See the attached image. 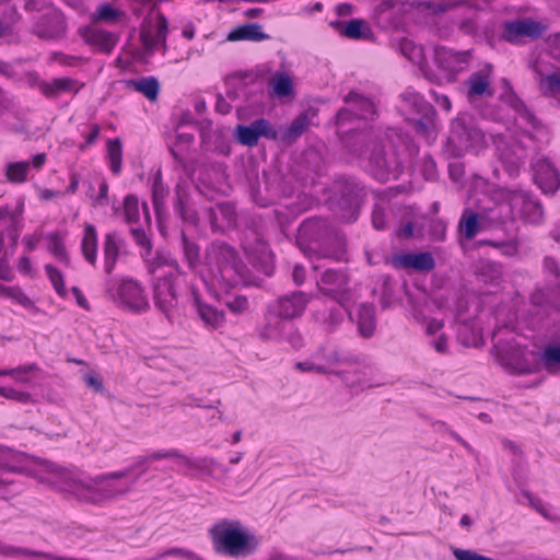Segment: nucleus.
I'll return each instance as SVG.
<instances>
[{
    "label": "nucleus",
    "mask_w": 560,
    "mask_h": 560,
    "mask_svg": "<svg viewBox=\"0 0 560 560\" xmlns=\"http://www.w3.org/2000/svg\"><path fill=\"white\" fill-rule=\"evenodd\" d=\"M165 458H176L182 460V463L188 468H201V465L197 463V460H192L183 454L180 451L176 448H171L167 451H156L148 455L149 460H159Z\"/></svg>",
    "instance_id": "45"
},
{
    "label": "nucleus",
    "mask_w": 560,
    "mask_h": 560,
    "mask_svg": "<svg viewBox=\"0 0 560 560\" xmlns=\"http://www.w3.org/2000/svg\"><path fill=\"white\" fill-rule=\"evenodd\" d=\"M539 89L544 95L555 96L560 94V68L555 72L539 73Z\"/></svg>",
    "instance_id": "43"
},
{
    "label": "nucleus",
    "mask_w": 560,
    "mask_h": 560,
    "mask_svg": "<svg viewBox=\"0 0 560 560\" xmlns=\"http://www.w3.org/2000/svg\"><path fill=\"white\" fill-rule=\"evenodd\" d=\"M167 194L168 188L162 182L161 172H158L152 186V200L156 211L162 207Z\"/></svg>",
    "instance_id": "50"
},
{
    "label": "nucleus",
    "mask_w": 560,
    "mask_h": 560,
    "mask_svg": "<svg viewBox=\"0 0 560 560\" xmlns=\"http://www.w3.org/2000/svg\"><path fill=\"white\" fill-rule=\"evenodd\" d=\"M469 59L470 50L455 51L446 47H438L434 52V60L439 68L452 74L463 71Z\"/></svg>",
    "instance_id": "23"
},
{
    "label": "nucleus",
    "mask_w": 560,
    "mask_h": 560,
    "mask_svg": "<svg viewBox=\"0 0 560 560\" xmlns=\"http://www.w3.org/2000/svg\"><path fill=\"white\" fill-rule=\"evenodd\" d=\"M47 238L49 240V250L59 260H61L62 262L68 265L70 259H69V256L67 254V250H66V247H65V244H63V241H62L61 236L59 234H57V233H54V234H49L47 236Z\"/></svg>",
    "instance_id": "52"
},
{
    "label": "nucleus",
    "mask_w": 560,
    "mask_h": 560,
    "mask_svg": "<svg viewBox=\"0 0 560 560\" xmlns=\"http://www.w3.org/2000/svg\"><path fill=\"white\" fill-rule=\"evenodd\" d=\"M105 291L113 302L131 312L138 313L149 307V301L142 287L133 279H108L105 284Z\"/></svg>",
    "instance_id": "7"
},
{
    "label": "nucleus",
    "mask_w": 560,
    "mask_h": 560,
    "mask_svg": "<svg viewBox=\"0 0 560 560\" xmlns=\"http://www.w3.org/2000/svg\"><path fill=\"white\" fill-rule=\"evenodd\" d=\"M295 369L301 371V372H316V373H319V374L330 373L327 370L326 366H324V365H316V364H314L311 361L296 362L295 363ZM332 373L335 375H337L338 377H340L349 387H354L355 386L354 382H350L348 380V377H347L345 372H342V371H334Z\"/></svg>",
    "instance_id": "46"
},
{
    "label": "nucleus",
    "mask_w": 560,
    "mask_h": 560,
    "mask_svg": "<svg viewBox=\"0 0 560 560\" xmlns=\"http://www.w3.org/2000/svg\"><path fill=\"white\" fill-rule=\"evenodd\" d=\"M32 84L36 86L45 97L50 100L58 98L63 93L72 92L73 94H78L84 86V83L70 77L54 78L50 81H45L37 75H33Z\"/></svg>",
    "instance_id": "19"
},
{
    "label": "nucleus",
    "mask_w": 560,
    "mask_h": 560,
    "mask_svg": "<svg viewBox=\"0 0 560 560\" xmlns=\"http://www.w3.org/2000/svg\"><path fill=\"white\" fill-rule=\"evenodd\" d=\"M372 224L376 230H384L386 226L385 211L378 206L373 209Z\"/></svg>",
    "instance_id": "64"
},
{
    "label": "nucleus",
    "mask_w": 560,
    "mask_h": 560,
    "mask_svg": "<svg viewBox=\"0 0 560 560\" xmlns=\"http://www.w3.org/2000/svg\"><path fill=\"white\" fill-rule=\"evenodd\" d=\"M535 182L544 194L553 195L560 188V174L549 161H539L535 168Z\"/></svg>",
    "instance_id": "27"
},
{
    "label": "nucleus",
    "mask_w": 560,
    "mask_h": 560,
    "mask_svg": "<svg viewBox=\"0 0 560 560\" xmlns=\"http://www.w3.org/2000/svg\"><path fill=\"white\" fill-rule=\"evenodd\" d=\"M429 1L380 0L374 8V19L383 28H396L402 23V18L410 10H429Z\"/></svg>",
    "instance_id": "10"
},
{
    "label": "nucleus",
    "mask_w": 560,
    "mask_h": 560,
    "mask_svg": "<svg viewBox=\"0 0 560 560\" xmlns=\"http://www.w3.org/2000/svg\"><path fill=\"white\" fill-rule=\"evenodd\" d=\"M31 167L28 161L9 162L5 165V178L12 184H22L27 180V174Z\"/></svg>",
    "instance_id": "39"
},
{
    "label": "nucleus",
    "mask_w": 560,
    "mask_h": 560,
    "mask_svg": "<svg viewBox=\"0 0 560 560\" xmlns=\"http://www.w3.org/2000/svg\"><path fill=\"white\" fill-rule=\"evenodd\" d=\"M548 26L532 18H518L502 24L501 38L509 44L520 45L525 38L536 40L547 31Z\"/></svg>",
    "instance_id": "13"
},
{
    "label": "nucleus",
    "mask_w": 560,
    "mask_h": 560,
    "mask_svg": "<svg viewBox=\"0 0 560 560\" xmlns=\"http://www.w3.org/2000/svg\"><path fill=\"white\" fill-rule=\"evenodd\" d=\"M435 114L418 115V117L409 118L413 122V128L417 133L430 138L434 132L433 117Z\"/></svg>",
    "instance_id": "47"
},
{
    "label": "nucleus",
    "mask_w": 560,
    "mask_h": 560,
    "mask_svg": "<svg viewBox=\"0 0 560 560\" xmlns=\"http://www.w3.org/2000/svg\"><path fill=\"white\" fill-rule=\"evenodd\" d=\"M131 233L133 235V240L136 241V243L145 250L144 255L145 256L150 255L151 249H152V244H151V240L147 236L144 230L140 229V228L131 229Z\"/></svg>",
    "instance_id": "60"
},
{
    "label": "nucleus",
    "mask_w": 560,
    "mask_h": 560,
    "mask_svg": "<svg viewBox=\"0 0 560 560\" xmlns=\"http://www.w3.org/2000/svg\"><path fill=\"white\" fill-rule=\"evenodd\" d=\"M126 88L141 93L150 102H155L159 97L161 85L155 77H142L125 81Z\"/></svg>",
    "instance_id": "33"
},
{
    "label": "nucleus",
    "mask_w": 560,
    "mask_h": 560,
    "mask_svg": "<svg viewBox=\"0 0 560 560\" xmlns=\"http://www.w3.org/2000/svg\"><path fill=\"white\" fill-rule=\"evenodd\" d=\"M533 139L530 132L524 131L512 137L509 141L500 140L497 143L499 158L511 176H516L521 166L525 164L527 159V142H532Z\"/></svg>",
    "instance_id": "11"
},
{
    "label": "nucleus",
    "mask_w": 560,
    "mask_h": 560,
    "mask_svg": "<svg viewBox=\"0 0 560 560\" xmlns=\"http://www.w3.org/2000/svg\"><path fill=\"white\" fill-rule=\"evenodd\" d=\"M537 360L539 366L542 365L547 371H552L555 368L560 366V345H548L539 353L537 352Z\"/></svg>",
    "instance_id": "41"
},
{
    "label": "nucleus",
    "mask_w": 560,
    "mask_h": 560,
    "mask_svg": "<svg viewBox=\"0 0 560 560\" xmlns=\"http://www.w3.org/2000/svg\"><path fill=\"white\" fill-rule=\"evenodd\" d=\"M168 22L167 19L163 14L158 15V25L156 32L154 35L141 34V39L144 47L151 51H153L159 45L166 47V36H167Z\"/></svg>",
    "instance_id": "37"
},
{
    "label": "nucleus",
    "mask_w": 560,
    "mask_h": 560,
    "mask_svg": "<svg viewBox=\"0 0 560 560\" xmlns=\"http://www.w3.org/2000/svg\"><path fill=\"white\" fill-rule=\"evenodd\" d=\"M120 15H122V12L113 8L108 3L101 4L97 9V11L93 14L94 21H102V22H114L116 21Z\"/></svg>",
    "instance_id": "53"
},
{
    "label": "nucleus",
    "mask_w": 560,
    "mask_h": 560,
    "mask_svg": "<svg viewBox=\"0 0 560 560\" xmlns=\"http://www.w3.org/2000/svg\"><path fill=\"white\" fill-rule=\"evenodd\" d=\"M226 307L234 314H241L248 307V300L244 295H236L225 302Z\"/></svg>",
    "instance_id": "59"
},
{
    "label": "nucleus",
    "mask_w": 560,
    "mask_h": 560,
    "mask_svg": "<svg viewBox=\"0 0 560 560\" xmlns=\"http://www.w3.org/2000/svg\"><path fill=\"white\" fill-rule=\"evenodd\" d=\"M67 25L62 13L48 9L33 25L32 33L43 39H57L66 34Z\"/></svg>",
    "instance_id": "17"
},
{
    "label": "nucleus",
    "mask_w": 560,
    "mask_h": 560,
    "mask_svg": "<svg viewBox=\"0 0 560 560\" xmlns=\"http://www.w3.org/2000/svg\"><path fill=\"white\" fill-rule=\"evenodd\" d=\"M483 132L478 129L471 120L457 117L452 120L448 141L453 143L458 151H467L481 145L483 142Z\"/></svg>",
    "instance_id": "15"
},
{
    "label": "nucleus",
    "mask_w": 560,
    "mask_h": 560,
    "mask_svg": "<svg viewBox=\"0 0 560 560\" xmlns=\"http://www.w3.org/2000/svg\"><path fill=\"white\" fill-rule=\"evenodd\" d=\"M46 273L60 296L66 295V288L62 273L51 265L45 266Z\"/></svg>",
    "instance_id": "54"
},
{
    "label": "nucleus",
    "mask_w": 560,
    "mask_h": 560,
    "mask_svg": "<svg viewBox=\"0 0 560 560\" xmlns=\"http://www.w3.org/2000/svg\"><path fill=\"white\" fill-rule=\"evenodd\" d=\"M126 241L116 231L105 234L103 242L104 268L110 275L117 264L118 257L125 252Z\"/></svg>",
    "instance_id": "26"
},
{
    "label": "nucleus",
    "mask_w": 560,
    "mask_h": 560,
    "mask_svg": "<svg viewBox=\"0 0 560 560\" xmlns=\"http://www.w3.org/2000/svg\"><path fill=\"white\" fill-rule=\"evenodd\" d=\"M82 36L89 45L95 46L100 51L109 54L117 44V37L114 33L96 28L86 27Z\"/></svg>",
    "instance_id": "30"
},
{
    "label": "nucleus",
    "mask_w": 560,
    "mask_h": 560,
    "mask_svg": "<svg viewBox=\"0 0 560 560\" xmlns=\"http://www.w3.org/2000/svg\"><path fill=\"white\" fill-rule=\"evenodd\" d=\"M51 59L55 62H57L61 66H67V67H74L81 61L80 57L66 55L63 52H54L51 56Z\"/></svg>",
    "instance_id": "62"
},
{
    "label": "nucleus",
    "mask_w": 560,
    "mask_h": 560,
    "mask_svg": "<svg viewBox=\"0 0 560 560\" xmlns=\"http://www.w3.org/2000/svg\"><path fill=\"white\" fill-rule=\"evenodd\" d=\"M124 217L127 223H135L139 220V200L135 195L125 197Z\"/></svg>",
    "instance_id": "51"
},
{
    "label": "nucleus",
    "mask_w": 560,
    "mask_h": 560,
    "mask_svg": "<svg viewBox=\"0 0 560 560\" xmlns=\"http://www.w3.org/2000/svg\"><path fill=\"white\" fill-rule=\"evenodd\" d=\"M175 211L178 213L180 219L192 225H197L199 217L197 211L188 203V197L185 189L177 185L175 188Z\"/></svg>",
    "instance_id": "35"
},
{
    "label": "nucleus",
    "mask_w": 560,
    "mask_h": 560,
    "mask_svg": "<svg viewBox=\"0 0 560 560\" xmlns=\"http://www.w3.org/2000/svg\"><path fill=\"white\" fill-rule=\"evenodd\" d=\"M270 36L262 32V27L258 23L243 24L232 30L228 35V40L238 42H262L269 39Z\"/></svg>",
    "instance_id": "34"
},
{
    "label": "nucleus",
    "mask_w": 560,
    "mask_h": 560,
    "mask_svg": "<svg viewBox=\"0 0 560 560\" xmlns=\"http://www.w3.org/2000/svg\"><path fill=\"white\" fill-rule=\"evenodd\" d=\"M0 396L20 402H26L31 399L28 393L16 390L12 387H0Z\"/></svg>",
    "instance_id": "61"
},
{
    "label": "nucleus",
    "mask_w": 560,
    "mask_h": 560,
    "mask_svg": "<svg viewBox=\"0 0 560 560\" xmlns=\"http://www.w3.org/2000/svg\"><path fill=\"white\" fill-rule=\"evenodd\" d=\"M311 300L312 295L303 291L282 295L277 300V313L285 319L299 317L304 313Z\"/></svg>",
    "instance_id": "21"
},
{
    "label": "nucleus",
    "mask_w": 560,
    "mask_h": 560,
    "mask_svg": "<svg viewBox=\"0 0 560 560\" xmlns=\"http://www.w3.org/2000/svg\"><path fill=\"white\" fill-rule=\"evenodd\" d=\"M163 265H168L176 269L178 273H180V267L176 260L167 261L163 256L156 255L152 259H148L147 261V268L150 273H154L159 268H161Z\"/></svg>",
    "instance_id": "56"
},
{
    "label": "nucleus",
    "mask_w": 560,
    "mask_h": 560,
    "mask_svg": "<svg viewBox=\"0 0 560 560\" xmlns=\"http://www.w3.org/2000/svg\"><path fill=\"white\" fill-rule=\"evenodd\" d=\"M401 109L418 115L435 114L433 106L413 90L400 94Z\"/></svg>",
    "instance_id": "32"
},
{
    "label": "nucleus",
    "mask_w": 560,
    "mask_h": 560,
    "mask_svg": "<svg viewBox=\"0 0 560 560\" xmlns=\"http://www.w3.org/2000/svg\"><path fill=\"white\" fill-rule=\"evenodd\" d=\"M180 241L185 261L190 270H195L200 262L199 246L190 241L184 231L180 233Z\"/></svg>",
    "instance_id": "40"
},
{
    "label": "nucleus",
    "mask_w": 560,
    "mask_h": 560,
    "mask_svg": "<svg viewBox=\"0 0 560 560\" xmlns=\"http://www.w3.org/2000/svg\"><path fill=\"white\" fill-rule=\"evenodd\" d=\"M478 228V214L475 212L463 217L458 224L459 232L463 233L467 240H471L477 234Z\"/></svg>",
    "instance_id": "48"
},
{
    "label": "nucleus",
    "mask_w": 560,
    "mask_h": 560,
    "mask_svg": "<svg viewBox=\"0 0 560 560\" xmlns=\"http://www.w3.org/2000/svg\"><path fill=\"white\" fill-rule=\"evenodd\" d=\"M393 47L413 63H421L423 60L422 47L406 37L393 42Z\"/></svg>",
    "instance_id": "38"
},
{
    "label": "nucleus",
    "mask_w": 560,
    "mask_h": 560,
    "mask_svg": "<svg viewBox=\"0 0 560 560\" xmlns=\"http://www.w3.org/2000/svg\"><path fill=\"white\" fill-rule=\"evenodd\" d=\"M362 199V187L352 177H340L334 184L331 203L345 222L357 220Z\"/></svg>",
    "instance_id": "6"
},
{
    "label": "nucleus",
    "mask_w": 560,
    "mask_h": 560,
    "mask_svg": "<svg viewBox=\"0 0 560 560\" xmlns=\"http://www.w3.org/2000/svg\"><path fill=\"white\" fill-rule=\"evenodd\" d=\"M548 55L560 62V32L550 34L546 39Z\"/></svg>",
    "instance_id": "57"
},
{
    "label": "nucleus",
    "mask_w": 560,
    "mask_h": 560,
    "mask_svg": "<svg viewBox=\"0 0 560 560\" xmlns=\"http://www.w3.org/2000/svg\"><path fill=\"white\" fill-rule=\"evenodd\" d=\"M308 125V117L305 114H300L289 126H282L276 129L277 139L275 141L291 144L304 133Z\"/></svg>",
    "instance_id": "31"
},
{
    "label": "nucleus",
    "mask_w": 560,
    "mask_h": 560,
    "mask_svg": "<svg viewBox=\"0 0 560 560\" xmlns=\"http://www.w3.org/2000/svg\"><path fill=\"white\" fill-rule=\"evenodd\" d=\"M299 235L311 242H327L334 237L337 248L332 253H324L323 257L342 260L346 253L345 236L336 232L326 219L315 217L304 220L299 229Z\"/></svg>",
    "instance_id": "9"
},
{
    "label": "nucleus",
    "mask_w": 560,
    "mask_h": 560,
    "mask_svg": "<svg viewBox=\"0 0 560 560\" xmlns=\"http://www.w3.org/2000/svg\"><path fill=\"white\" fill-rule=\"evenodd\" d=\"M329 25L341 36L350 39H366L372 35L368 23L360 19L351 20L348 23L331 21Z\"/></svg>",
    "instance_id": "29"
},
{
    "label": "nucleus",
    "mask_w": 560,
    "mask_h": 560,
    "mask_svg": "<svg viewBox=\"0 0 560 560\" xmlns=\"http://www.w3.org/2000/svg\"><path fill=\"white\" fill-rule=\"evenodd\" d=\"M97 248L98 242L96 229L93 224L86 223L81 241V252L85 260L91 265H95L97 260Z\"/></svg>",
    "instance_id": "36"
},
{
    "label": "nucleus",
    "mask_w": 560,
    "mask_h": 560,
    "mask_svg": "<svg viewBox=\"0 0 560 560\" xmlns=\"http://www.w3.org/2000/svg\"><path fill=\"white\" fill-rule=\"evenodd\" d=\"M234 137L238 143L247 147H255L261 137L268 140L277 139L276 128L265 118L255 119L249 125H237Z\"/></svg>",
    "instance_id": "16"
},
{
    "label": "nucleus",
    "mask_w": 560,
    "mask_h": 560,
    "mask_svg": "<svg viewBox=\"0 0 560 560\" xmlns=\"http://www.w3.org/2000/svg\"><path fill=\"white\" fill-rule=\"evenodd\" d=\"M393 266L397 269H413L417 271H431L435 261L431 253H405L393 257Z\"/></svg>",
    "instance_id": "25"
},
{
    "label": "nucleus",
    "mask_w": 560,
    "mask_h": 560,
    "mask_svg": "<svg viewBox=\"0 0 560 560\" xmlns=\"http://www.w3.org/2000/svg\"><path fill=\"white\" fill-rule=\"evenodd\" d=\"M493 67L485 65L480 70L472 72L466 80L467 97H491L494 92L490 85Z\"/></svg>",
    "instance_id": "22"
},
{
    "label": "nucleus",
    "mask_w": 560,
    "mask_h": 560,
    "mask_svg": "<svg viewBox=\"0 0 560 560\" xmlns=\"http://www.w3.org/2000/svg\"><path fill=\"white\" fill-rule=\"evenodd\" d=\"M209 536L218 555L236 559L248 557L259 546V539L247 533L236 520L223 518L217 522L210 527Z\"/></svg>",
    "instance_id": "3"
},
{
    "label": "nucleus",
    "mask_w": 560,
    "mask_h": 560,
    "mask_svg": "<svg viewBox=\"0 0 560 560\" xmlns=\"http://www.w3.org/2000/svg\"><path fill=\"white\" fill-rule=\"evenodd\" d=\"M207 271L211 281L223 289L245 280L246 266L236 249L225 242H213L206 253Z\"/></svg>",
    "instance_id": "2"
},
{
    "label": "nucleus",
    "mask_w": 560,
    "mask_h": 560,
    "mask_svg": "<svg viewBox=\"0 0 560 560\" xmlns=\"http://www.w3.org/2000/svg\"><path fill=\"white\" fill-rule=\"evenodd\" d=\"M154 304L170 317L171 313L178 305V296L172 275L162 276L154 282Z\"/></svg>",
    "instance_id": "20"
},
{
    "label": "nucleus",
    "mask_w": 560,
    "mask_h": 560,
    "mask_svg": "<svg viewBox=\"0 0 560 560\" xmlns=\"http://www.w3.org/2000/svg\"><path fill=\"white\" fill-rule=\"evenodd\" d=\"M5 20L0 21V37L8 34L10 27L20 20V14L15 8H10L4 13Z\"/></svg>",
    "instance_id": "58"
},
{
    "label": "nucleus",
    "mask_w": 560,
    "mask_h": 560,
    "mask_svg": "<svg viewBox=\"0 0 560 560\" xmlns=\"http://www.w3.org/2000/svg\"><path fill=\"white\" fill-rule=\"evenodd\" d=\"M492 353L497 362L511 374H532L539 371L537 352L527 350L514 338L499 340L493 345Z\"/></svg>",
    "instance_id": "4"
},
{
    "label": "nucleus",
    "mask_w": 560,
    "mask_h": 560,
    "mask_svg": "<svg viewBox=\"0 0 560 560\" xmlns=\"http://www.w3.org/2000/svg\"><path fill=\"white\" fill-rule=\"evenodd\" d=\"M107 155L110 163V171L115 175H118L121 172L122 163V143L119 138L108 140Z\"/></svg>",
    "instance_id": "44"
},
{
    "label": "nucleus",
    "mask_w": 560,
    "mask_h": 560,
    "mask_svg": "<svg viewBox=\"0 0 560 560\" xmlns=\"http://www.w3.org/2000/svg\"><path fill=\"white\" fill-rule=\"evenodd\" d=\"M272 93L278 97H287L293 94V83L287 72L278 71L272 79Z\"/></svg>",
    "instance_id": "42"
},
{
    "label": "nucleus",
    "mask_w": 560,
    "mask_h": 560,
    "mask_svg": "<svg viewBox=\"0 0 560 560\" xmlns=\"http://www.w3.org/2000/svg\"><path fill=\"white\" fill-rule=\"evenodd\" d=\"M542 272L546 287L537 288L530 296L535 305L556 304L560 301V262L550 256L542 260Z\"/></svg>",
    "instance_id": "14"
},
{
    "label": "nucleus",
    "mask_w": 560,
    "mask_h": 560,
    "mask_svg": "<svg viewBox=\"0 0 560 560\" xmlns=\"http://www.w3.org/2000/svg\"><path fill=\"white\" fill-rule=\"evenodd\" d=\"M323 271L317 276L316 285L319 292L335 302H337L345 311L352 301V292L350 289V276L343 268L334 269L325 266L314 265V270Z\"/></svg>",
    "instance_id": "5"
},
{
    "label": "nucleus",
    "mask_w": 560,
    "mask_h": 560,
    "mask_svg": "<svg viewBox=\"0 0 560 560\" xmlns=\"http://www.w3.org/2000/svg\"><path fill=\"white\" fill-rule=\"evenodd\" d=\"M350 322L354 323L359 335L364 338H371L376 329L375 307L371 303H361L355 312L348 306L346 311Z\"/></svg>",
    "instance_id": "24"
},
{
    "label": "nucleus",
    "mask_w": 560,
    "mask_h": 560,
    "mask_svg": "<svg viewBox=\"0 0 560 560\" xmlns=\"http://www.w3.org/2000/svg\"><path fill=\"white\" fill-rule=\"evenodd\" d=\"M368 160V170L378 182H386L390 176V163L387 160L384 145L378 140H372L362 152Z\"/></svg>",
    "instance_id": "18"
},
{
    "label": "nucleus",
    "mask_w": 560,
    "mask_h": 560,
    "mask_svg": "<svg viewBox=\"0 0 560 560\" xmlns=\"http://www.w3.org/2000/svg\"><path fill=\"white\" fill-rule=\"evenodd\" d=\"M485 244H487L493 248L500 249L503 255L509 256V257L516 255L518 252V246H520L516 237H510V238L503 240V241L489 240V241H486Z\"/></svg>",
    "instance_id": "49"
},
{
    "label": "nucleus",
    "mask_w": 560,
    "mask_h": 560,
    "mask_svg": "<svg viewBox=\"0 0 560 560\" xmlns=\"http://www.w3.org/2000/svg\"><path fill=\"white\" fill-rule=\"evenodd\" d=\"M342 322H343L342 312L337 307H332L328 311L327 315L324 316L322 324L326 328L327 331H332Z\"/></svg>",
    "instance_id": "55"
},
{
    "label": "nucleus",
    "mask_w": 560,
    "mask_h": 560,
    "mask_svg": "<svg viewBox=\"0 0 560 560\" xmlns=\"http://www.w3.org/2000/svg\"><path fill=\"white\" fill-rule=\"evenodd\" d=\"M342 100L346 106L335 115L337 127H346L357 120H374L378 114L376 103L360 92L350 91Z\"/></svg>",
    "instance_id": "8"
},
{
    "label": "nucleus",
    "mask_w": 560,
    "mask_h": 560,
    "mask_svg": "<svg viewBox=\"0 0 560 560\" xmlns=\"http://www.w3.org/2000/svg\"><path fill=\"white\" fill-rule=\"evenodd\" d=\"M328 361L330 363H338V364H357L360 362L358 357L341 355L338 351H332L328 357Z\"/></svg>",
    "instance_id": "63"
},
{
    "label": "nucleus",
    "mask_w": 560,
    "mask_h": 560,
    "mask_svg": "<svg viewBox=\"0 0 560 560\" xmlns=\"http://www.w3.org/2000/svg\"><path fill=\"white\" fill-rule=\"evenodd\" d=\"M39 469L46 475L40 477L42 482L50 483L60 491L70 492L78 500L86 503L100 504L112 501L128 493L132 488V483L120 481L132 472V467L102 474L89 481L77 479L69 471L47 460L39 463Z\"/></svg>",
    "instance_id": "1"
},
{
    "label": "nucleus",
    "mask_w": 560,
    "mask_h": 560,
    "mask_svg": "<svg viewBox=\"0 0 560 560\" xmlns=\"http://www.w3.org/2000/svg\"><path fill=\"white\" fill-rule=\"evenodd\" d=\"M194 304L196 312L205 326L211 329H219L225 322V314L210 304L203 303L199 295L194 291Z\"/></svg>",
    "instance_id": "28"
},
{
    "label": "nucleus",
    "mask_w": 560,
    "mask_h": 560,
    "mask_svg": "<svg viewBox=\"0 0 560 560\" xmlns=\"http://www.w3.org/2000/svg\"><path fill=\"white\" fill-rule=\"evenodd\" d=\"M504 211V220H512L514 211L530 224H539L544 219L541 203L524 190H515L511 194L509 205H501L500 212Z\"/></svg>",
    "instance_id": "12"
}]
</instances>
